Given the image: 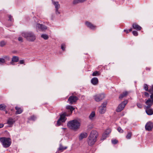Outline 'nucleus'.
<instances>
[{
  "mask_svg": "<svg viewBox=\"0 0 153 153\" xmlns=\"http://www.w3.org/2000/svg\"><path fill=\"white\" fill-rule=\"evenodd\" d=\"M98 136V133L96 130H92L88 137V143L90 146H93L97 141V138Z\"/></svg>",
  "mask_w": 153,
  "mask_h": 153,
  "instance_id": "obj_1",
  "label": "nucleus"
},
{
  "mask_svg": "<svg viewBox=\"0 0 153 153\" xmlns=\"http://www.w3.org/2000/svg\"><path fill=\"white\" fill-rule=\"evenodd\" d=\"M67 125L69 128L76 131L79 128L81 123L77 120H74L68 121Z\"/></svg>",
  "mask_w": 153,
  "mask_h": 153,
  "instance_id": "obj_2",
  "label": "nucleus"
},
{
  "mask_svg": "<svg viewBox=\"0 0 153 153\" xmlns=\"http://www.w3.org/2000/svg\"><path fill=\"white\" fill-rule=\"evenodd\" d=\"M22 35L27 41L29 42H33L36 39L35 34L32 32H23L22 33Z\"/></svg>",
  "mask_w": 153,
  "mask_h": 153,
  "instance_id": "obj_3",
  "label": "nucleus"
},
{
  "mask_svg": "<svg viewBox=\"0 0 153 153\" xmlns=\"http://www.w3.org/2000/svg\"><path fill=\"white\" fill-rule=\"evenodd\" d=\"M0 141L3 146L5 148L8 147L11 143V140L10 138L0 137Z\"/></svg>",
  "mask_w": 153,
  "mask_h": 153,
  "instance_id": "obj_4",
  "label": "nucleus"
},
{
  "mask_svg": "<svg viewBox=\"0 0 153 153\" xmlns=\"http://www.w3.org/2000/svg\"><path fill=\"white\" fill-rule=\"evenodd\" d=\"M69 116L66 112L64 113L63 114L60 115V117L57 121V125L59 126L61 124V123H64L66 120L65 116Z\"/></svg>",
  "mask_w": 153,
  "mask_h": 153,
  "instance_id": "obj_5",
  "label": "nucleus"
},
{
  "mask_svg": "<svg viewBox=\"0 0 153 153\" xmlns=\"http://www.w3.org/2000/svg\"><path fill=\"white\" fill-rule=\"evenodd\" d=\"M150 99H149L146 100L145 104L146 105L145 106V108H150L153 104V94L150 96Z\"/></svg>",
  "mask_w": 153,
  "mask_h": 153,
  "instance_id": "obj_6",
  "label": "nucleus"
},
{
  "mask_svg": "<svg viewBox=\"0 0 153 153\" xmlns=\"http://www.w3.org/2000/svg\"><path fill=\"white\" fill-rule=\"evenodd\" d=\"M128 102L127 100H125L122 102L118 106L116 109V111L117 112H120L124 108L126 105L127 104Z\"/></svg>",
  "mask_w": 153,
  "mask_h": 153,
  "instance_id": "obj_7",
  "label": "nucleus"
},
{
  "mask_svg": "<svg viewBox=\"0 0 153 153\" xmlns=\"http://www.w3.org/2000/svg\"><path fill=\"white\" fill-rule=\"evenodd\" d=\"M95 100L97 102H99L102 100L105 97L104 94H97L94 96Z\"/></svg>",
  "mask_w": 153,
  "mask_h": 153,
  "instance_id": "obj_8",
  "label": "nucleus"
},
{
  "mask_svg": "<svg viewBox=\"0 0 153 153\" xmlns=\"http://www.w3.org/2000/svg\"><path fill=\"white\" fill-rule=\"evenodd\" d=\"M145 128L146 130L151 131L153 128V123L151 121L147 123L145 126Z\"/></svg>",
  "mask_w": 153,
  "mask_h": 153,
  "instance_id": "obj_9",
  "label": "nucleus"
},
{
  "mask_svg": "<svg viewBox=\"0 0 153 153\" xmlns=\"http://www.w3.org/2000/svg\"><path fill=\"white\" fill-rule=\"evenodd\" d=\"M78 100V98L77 97L74 95H72L69 97L68 101L69 102L70 104H72L76 102Z\"/></svg>",
  "mask_w": 153,
  "mask_h": 153,
  "instance_id": "obj_10",
  "label": "nucleus"
},
{
  "mask_svg": "<svg viewBox=\"0 0 153 153\" xmlns=\"http://www.w3.org/2000/svg\"><path fill=\"white\" fill-rule=\"evenodd\" d=\"M52 2L55 7L56 8V13L57 14H59L60 13L58 11V9L60 7V5L59 4L58 2L54 1L53 0H52Z\"/></svg>",
  "mask_w": 153,
  "mask_h": 153,
  "instance_id": "obj_11",
  "label": "nucleus"
},
{
  "mask_svg": "<svg viewBox=\"0 0 153 153\" xmlns=\"http://www.w3.org/2000/svg\"><path fill=\"white\" fill-rule=\"evenodd\" d=\"M85 24L88 27L91 29L94 30L96 27V26L94 25L88 21L85 22Z\"/></svg>",
  "mask_w": 153,
  "mask_h": 153,
  "instance_id": "obj_12",
  "label": "nucleus"
},
{
  "mask_svg": "<svg viewBox=\"0 0 153 153\" xmlns=\"http://www.w3.org/2000/svg\"><path fill=\"white\" fill-rule=\"evenodd\" d=\"M146 114L149 115H151L153 114V110L150 108H145Z\"/></svg>",
  "mask_w": 153,
  "mask_h": 153,
  "instance_id": "obj_13",
  "label": "nucleus"
},
{
  "mask_svg": "<svg viewBox=\"0 0 153 153\" xmlns=\"http://www.w3.org/2000/svg\"><path fill=\"white\" fill-rule=\"evenodd\" d=\"M36 26L37 27L40 29V30H45L47 28V27L46 26L42 24H37Z\"/></svg>",
  "mask_w": 153,
  "mask_h": 153,
  "instance_id": "obj_14",
  "label": "nucleus"
},
{
  "mask_svg": "<svg viewBox=\"0 0 153 153\" xmlns=\"http://www.w3.org/2000/svg\"><path fill=\"white\" fill-rule=\"evenodd\" d=\"M91 83L94 85H97L98 83V80L97 77H94L91 80Z\"/></svg>",
  "mask_w": 153,
  "mask_h": 153,
  "instance_id": "obj_15",
  "label": "nucleus"
},
{
  "mask_svg": "<svg viewBox=\"0 0 153 153\" xmlns=\"http://www.w3.org/2000/svg\"><path fill=\"white\" fill-rule=\"evenodd\" d=\"M132 27L134 29L136 30H140L142 28V27L140 26L136 23L133 24Z\"/></svg>",
  "mask_w": 153,
  "mask_h": 153,
  "instance_id": "obj_16",
  "label": "nucleus"
},
{
  "mask_svg": "<svg viewBox=\"0 0 153 153\" xmlns=\"http://www.w3.org/2000/svg\"><path fill=\"white\" fill-rule=\"evenodd\" d=\"M106 108H103L101 106L99 107L98 109L99 112L101 114L104 113L106 111Z\"/></svg>",
  "mask_w": 153,
  "mask_h": 153,
  "instance_id": "obj_17",
  "label": "nucleus"
},
{
  "mask_svg": "<svg viewBox=\"0 0 153 153\" xmlns=\"http://www.w3.org/2000/svg\"><path fill=\"white\" fill-rule=\"evenodd\" d=\"M88 135L87 134L86 132L82 133L80 134L79 137V139L81 140L83 139L86 138Z\"/></svg>",
  "mask_w": 153,
  "mask_h": 153,
  "instance_id": "obj_18",
  "label": "nucleus"
},
{
  "mask_svg": "<svg viewBox=\"0 0 153 153\" xmlns=\"http://www.w3.org/2000/svg\"><path fill=\"white\" fill-rule=\"evenodd\" d=\"M15 109L16 110V114H17L21 113L23 111V109H22L21 108L17 106L15 107Z\"/></svg>",
  "mask_w": 153,
  "mask_h": 153,
  "instance_id": "obj_19",
  "label": "nucleus"
},
{
  "mask_svg": "<svg viewBox=\"0 0 153 153\" xmlns=\"http://www.w3.org/2000/svg\"><path fill=\"white\" fill-rule=\"evenodd\" d=\"M66 108L67 109L70 110L71 114L72 113L73 111L75 109V108L72 106L69 105H67L66 107Z\"/></svg>",
  "mask_w": 153,
  "mask_h": 153,
  "instance_id": "obj_20",
  "label": "nucleus"
},
{
  "mask_svg": "<svg viewBox=\"0 0 153 153\" xmlns=\"http://www.w3.org/2000/svg\"><path fill=\"white\" fill-rule=\"evenodd\" d=\"M128 93L127 91H125L123 92L120 96L119 97V99L120 100L122 99L123 97L126 96L128 95Z\"/></svg>",
  "mask_w": 153,
  "mask_h": 153,
  "instance_id": "obj_21",
  "label": "nucleus"
},
{
  "mask_svg": "<svg viewBox=\"0 0 153 153\" xmlns=\"http://www.w3.org/2000/svg\"><path fill=\"white\" fill-rule=\"evenodd\" d=\"M95 113L94 112H92L89 115V118L90 120H92L93 119V118L95 116Z\"/></svg>",
  "mask_w": 153,
  "mask_h": 153,
  "instance_id": "obj_22",
  "label": "nucleus"
},
{
  "mask_svg": "<svg viewBox=\"0 0 153 153\" xmlns=\"http://www.w3.org/2000/svg\"><path fill=\"white\" fill-rule=\"evenodd\" d=\"M12 61H14V62H17L19 60V57L17 56H13L12 59Z\"/></svg>",
  "mask_w": 153,
  "mask_h": 153,
  "instance_id": "obj_23",
  "label": "nucleus"
},
{
  "mask_svg": "<svg viewBox=\"0 0 153 153\" xmlns=\"http://www.w3.org/2000/svg\"><path fill=\"white\" fill-rule=\"evenodd\" d=\"M41 37L45 40L48 39L49 38V36L47 34H43L41 35Z\"/></svg>",
  "mask_w": 153,
  "mask_h": 153,
  "instance_id": "obj_24",
  "label": "nucleus"
},
{
  "mask_svg": "<svg viewBox=\"0 0 153 153\" xmlns=\"http://www.w3.org/2000/svg\"><path fill=\"white\" fill-rule=\"evenodd\" d=\"M111 129L108 128L106 130L104 133L105 134L106 136H108V135L111 133Z\"/></svg>",
  "mask_w": 153,
  "mask_h": 153,
  "instance_id": "obj_25",
  "label": "nucleus"
},
{
  "mask_svg": "<svg viewBox=\"0 0 153 153\" xmlns=\"http://www.w3.org/2000/svg\"><path fill=\"white\" fill-rule=\"evenodd\" d=\"M132 133L131 132H128L126 136V138L128 139H130L131 137Z\"/></svg>",
  "mask_w": 153,
  "mask_h": 153,
  "instance_id": "obj_26",
  "label": "nucleus"
},
{
  "mask_svg": "<svg viewBox=\"0 0 153 153\" xmlns=\"http://www.w3.org/2000/svg\"><path fill=\"white\" fill-rule=\"evenodd\" d=\"M66 148V147H63L61 145H60L59 147L58 148V150L62 151L63 150L65 149Z\"/></svg>",
  "mask_w": 153,
  "mask_h": 153,
  "instance_id": "obj_27",
  "label": "nucleus"
},
{
  "mask_svg": "<svg viewBox=\"0 0 153 153\" xmlns=\"http://www.w3.org/2000/svg\"><path fill=\"white\" fill-rule=\"evenodd\" d=\"M100 72L99 71H95L92 74V76H97L100 75Z\"/></svg>",
  "mask_w": 153,
  "mask_h": 153,
  "instance_id": "obj_28",
  "label": "nucleus"
},
{
  "mask_svg": "<svg viewBox=\"0 0 153 153\" xmlns=\"http://www.w3.org/2000/svg\"><path fill=\"white\" fill-rule=\"evenodd\" d=\"M6 42L3 40L2 41L0 42V46L1 47H3L6 45Z\"/></svg>",
  "mask_w": 153,
  "mask_h": 153,
  "instance_id": "obj_29",
  "label": "nucleus"
},
{
  "mask_svg": "<svg viewBox=\"0 0 153 153\" xmlns=\"http://www.w3.org/2000/svg\"><path fill=\"white\" fill-rule=\"evenodd\" d=\"M36 119V117L33 115L31 116L29 118H28V120H32L33 121H34Z\"/></svg>",
  "mask_w": 153,
  "mask_h": 153,
  "instance_id": "obj_30",
  "label": "nucleus"
},
{
  "mask_svg": "<svg viewBox=\"0 0 153 153\" xmlns=\"http://www.w3.org/2000/svg\"><path fill=\"white\" fill-rule=\"evenodd\" d=\"M13 120L12 119H9L7 121V123L9 125L12 124L13 123Z\"/></svg>",
  "mask_w": 153,
  "mask_h": 153,
  "instance_id": "obj_31",
  "label": "nucleus"
},
{
  "mask_svg": "<svg viewBox=\"0 0 153 153\" xmlns=\"http://www.w3.org/2000/svg\"><path fill=\"white\" fill-rule=\"evenodd\" d=\"M80 3H82L80 0H74L73 3L74 4H76Z\"/></svg>",
  "mask_w": 153,
  "mask_h": 153,
  "instance_id": "obj_32",
  "label": "nucleus"
},
{
  "mask_svg": "<svg viewBox=\"0 0 153 153\" xmlns=\"http://www.w3.org/2000/svg\"><path fill=\"white\" fill-rule=\"evenodd\" d=\"M6 106L4 104H2L0 105V110H3L6 108Z\"/></svg>",
  "mask_w": 153,
  "mask_h": 153,
  "instance_id": "obj_33",
  "label": "nucleus"
},
{
  "mask_svg": "<svg viewBox=\"0 0 153 153\" xmlns=\"http://www.w3.org/2000/svg\"><path fill=\"white\" fill-rule=\"evenodd\" d=\"M149 91L151 94H153V85L151 86V88L149 89Z\"/></svg>",
  "mask_w": 153,
  "mask_h": 153,
  "instance_id": "obj_34",
  "label": "nucleus"
},
{
  "mask_svg": "<svg viewBox=\"0 0 153 153\" xmlns=\"http://www.w3.org/2000/svg\"><path fill=\"white\" fill-rule=\"evenodd\" d=\"M107 102L105 101L104 102H103L102 104L101 105V106H102L103 108H106V106L107 105Z\"/></svg>",
  "mask_w": 153,
  "mask_h": 153,
  "instance_id": "obj_35",
  "label": "nucleus"
},
{
  "mask_svg": "<svg viewBox=\"0 0 153 153\" xmlns=\"http://www.w3.org/2000/svg\"><path fill=\"white\" fill-rule=\"evenodd\" d=\"M137 107L140 108H142V104L140 103H137Z\"/></svg>",
  "mask_w": 153,
  "mask_h": 153,
  "instance_id": "obj_36",
  "label": "nucleus"
},
{
  "mask_svg": "<svg viewBox=\"0 0 153 153\" xmlns=\"http://www.w3.org/2000/svg\"><path fill=\"white\" fill-rule=\"evenodd\" d=\"M118 140L116 139L112 140H111V142L113 144H116L118 143Z\"/></svg>",
  "mask_w": 153,
  "mask_h": 153,
  "instance_id": "obj_37",
  "label": "nucleus"
},
{
  "mask_svg": "<svg viewBox=\"0 0 153 153\" xmlns=\"http://www.w3.org/2000/svg\"><path fill=\"white\" fill-rule=\"evenodd\" d=\"M5 62V60L4 59L0 58V64L4 63Z\"/></svg>",
  "mask_w": 153,
  "mask_h": 153,
  "instance_id": "obj_38",
  "label": "nucleus"
},
{
  "mask_svg": "<svg viewBox=\"0 0 153 153\" xmlns=\"http://www.w3.org/2000/svg\"><path fill=\"white\" fill-rule=\"evenodd\" d=\"M107 136H106L105 134L104 133H103L102 137V140H104L105 139Z\"/></svg>",
  "mask_w": 153,
  "mask_h": 153,
  "instance_id": "obj_39",
  "label": "nucleus"
},
{
  "mask_svg": "<svg viewBox=\"0 0 153 153\" xmlns=\"http://www.w3.org/2000/svg\"><path fill=\"white\" fill-rule=\"evenodd\" d=\"M144 88L146 91H148V87L147 84H145L144 85Z\"/></svg>",
  "mask_w": 153,
  "mask_h": 153,
  "instance_id": "obj_40",
  "label": "nucleus"
},
{
  "mask_svg": "<svg viewBox=\"0 0 153 153\" xmlns=\"http://www.w3.org/2000/svg\"><path fill=\"white\" fill-rule=\"evenodd\" d=\"M132 33L133 35L135 36H137L138 35V33L136 31H133L132 32Z\"/></svg>",
  "mask_w": 153,
  "mask_h": 153,
  "instance_id": "obj_41",
  "label": "nucleus"
},
{
  "mask_svg": "<svg viewBox=\"0 0 153 153\" xmlns=\"http://www.w3.org/2000/svg\"><path fill=\"white\" fill-rule=\"evenodd\" d=\"M65 45H64V44H62L61 45V49L62 50L65 51Z\"/></svg>",
  "mask_w": 153,
  "mask_h": 153,
  "instance_id": "obj_42",
  "label": "nucleus"
},
{
  "mask_svg": "<svg viewBox=\"0 0 153 153\" xmlns=\"http://www.w3.org/2000/svg\"><path fill=\"white\" fill-rule=\"evenodd\" d=\"M8 17V18L9 19H8L9 21H10L11 22H12L13 21V19L12 18V16H11L10 15H9Z\"/></svg>",
  "mask_w": 153,
  "mask_h": 153,
  "instance_id": "obj_43",
  "label": "nucleus"
},
{
  "mask_svg": "<svg viewBox=\"0 0 153 153\" xmlns=\"http://www.w3.org/2000/svg\"><path fill=\"white\" fill-rule=\"evenodd\" d=\"M118 131L120 133H123V130L121 129V127H119L117 128Z\"/></svg>",
  "mask_w": 153,
  "mask_h": 153,
  "instance_id": "obj_44",
  "label": "nucleus"
},
{
  "mask_svg": "<svg viewBox=\"0 0 153 153\" xmlns=\"http://www.w3.org/2000/svg\"><path fill=\"white\" fill-rule=\"evenodd\" d=\"M25 61L24 60H19V62L20 64H24Z\"/></svg>",
  "mask_w": 153,
  "mask_h": 153,
  "instance_id": "obj_45",
  "label": "nucleus"
},
{
  "mask_svg": "<svg viewBox=\"0 0 153 153\" xmlns=\"http://www.w3.org/2000/svg\"><path fill=\"white\" fill-rule=\"evenodd\" d=\"M18 40L19 41H20L21 42H23V39L21 37H19L18 38Z\"/></svg>",
  "mask_w": 153,
  "mask_h": 153,
  "instance_id": "obj_46",
  "label": "nucleus"
},
{
  "mask_svg": "<svg viewBox=\"0 0 153 153\" xmlns=\"http://www.w3.org/2000/svg\"><path fill=\"white\" fill-rule=\"evenodd\" d=\"M144 95L146 97H149V94L146 92H145L144 93Z\"/></svg>",
  "mask_w": 153,
  "mask_h": 153,
  "instance_id": "obj_47",
  "label": "nucleus"
},
{
  "mask_svg": "<svg viewBox=\"0 0 153 153\" xmlns=\"http://www.w3.org/2000/svg\"><path fill=\"white\" fill-rule=\"evenodd\" d=\"M124 31L126 32V33H129L128 30H124Z\"/></svg>",
  "mask_w": 153,
  "mask_h": 153,
  "instance_id": "obj_48",
  "label": "nucleus"
},
{
  "mask_svg": "<svg viewBox=\"0 0 153 153\" xmlns=\"http://www.w3.org/2000/svg\"><path fill=\"white\" fill-rule=\"evenodd\" d=\"M13 62H14V61H12V60L10 62V64H11L12 65H14V64Z\"/></svg>",
  "mask_w": 153,
  "mask_h": 153,
  "instance_id": "obj_49",
  "label": "nucleus"
},
{
  "mask_svg": "<svg viewBox=\"0 0 153 153\" xmlns=\"http://www.w3.org/2000/svg\"><path fill=\"white\" fill-rule=\"evenodd\" d=\"M4 126L3 124L0 123V128H1Z\"/></svg>",
  "mask_w": 153,
  "mask_h": 153,
  "instance_id": "obj_50",
  "label": "nucleus"
},
{
  "mask_svg": "<svg viewBox=\"0 0 153 153\" xmlns=\"http://www.w3.org/2000/svg\"><path fill=\"white\" fill-rule=\"evenodd\" d=\"M86 0H80L82 3L83 2Z\"/></svg>",
  "mask_w": 153,
  "mask_h": 153,
  "instance_id": "obj_51",
  "label": "nucleus"
},
{
  "mask_svg": "<svg viewBox=\"0 0 153 153\" xmlns=\"http://www.w3.org/2000/svg\"><path fill=\"white\" fill-rule=\"evenodd\" d=\"M132 28H131V29H129L128 30L129 32H129H131V31H132Z\"/></svg>",
  "mask_w": 153,
  "mask_h": 153,
  "instance_id": "obj_52",
  "label": "nucleus"
},
{
  "mask_svg": "<svg viewBox=\"0 0 153 153\" xmlns=\"http://www.w3.org/2000/svg\"><path fill=\"white\" fill-rule=\"evenodd\" d=\"M146 70H150V69L149 68H146Z\"/></svg>",
  "mask_w": 153,
  "mask_h": 153,
  "instance_id": "obj_53",
  "label": "nucleus"
},
{
  "mask_svg": "<svg viewBox=\"0 0 153 153\" xmlns=\"http://www.w3.org/2000/svg\"><path fill=\"white\" fill-rule=\"evenodd\" d=\"M66 128H62V129H66Z\"/></svg>",
  "mask_w": 153,
  "mask_h": 153,
  "instance_id": "obj_54",
  "label": "nucleus"
},
{
  "mask_svg": "<svg viewBox=\"0 0 153 153\" xmlns=\"http://www.w3.org/2000/svg\"><path fill=\"white\" fill-rule=\"evenodd\" d=\"M7 57V56H5L4 58H6Z\"/></svg>",
  "mask_w": 153,
  "mask_h": 153,
  "instance_id": "obj_55",
  "label": "nucleus"
}]
</instances>
